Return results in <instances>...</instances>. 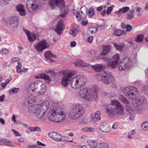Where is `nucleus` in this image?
Returning a JSON list of instances; mask_svg holds the SVG:
<instances>
[{"label":"nucleus","instance_id":"obj_40","mask_svg":"<svg viewBox=\"0 0 148 148\" xmlns=\"http://www.w3.org/2000/svg\"><path fill=\"white\" fill-rule=\"evenodd\" d=\"M144 35L143 34L138 35L136 39V40L137 42H141L143 40Z\"/></svg>","mask_w":148,"mask_h":148},{"label":"nucleus","instance_id":"obj_25","mask_svg":"<svg viewBox=\"0 0 148 148\" xmlns=\"http://www.w3.org/2000/svg\"><path fill=\"white\" fill-rule=\"evenodd\" d=\"M104 67V65L102 64H96L92 66V67L93 69L97 72L101 71Z\"/></svg>","mask_w":148,"mask_h":148},{"label":"nucleus","instance_id":"obj_63","mask_svg":"<svg viewBox=\"0 0 148 148\" xmlns=\"http://www.w3.org/2000/svg\"><path fill=\"white\" fill-rule=\"evenodd\" d=\"M12 120L15 123L16 122L15 119V116L14 114L12 116Z\"/></svg>","mask_w":148,"mask_h":148},{"label":"nucleus","instance_id":"obj_5","mask_svg":"<svg viewBox=\"0 0 148 148\" xmlns=\"http://www.w3.org/2000/svg\"><path fill=\"white\" fill-rule=\"evenodd\" d=\"M111 103L107 106L106 109L107 112L112 115H121L123 114V106L119 101L116 100H112Z\"/></svg>","mask_w":148,"mask_h":148},{"label":"nucleus","instance_id":"obj_57","mask_svg":"<svg viewBox=\"0 0 148 148\" xmlns=\"http://www.w3.org/2000/svg\"><path fill=\"white\" fill-rule=\"evenodd\" d=\"M34 131H37L38 132H41V130L40 127L38 126H35L34 127Z\"/></svg>","mask_w":148,"mask_h":148},{"label":"nucleus","instance_id":"obj_47","mask_svg":"<svg viewBox=\"0 0 148 148\" xmlns=\"http://www.w3.org/2000/svg\"><path fill=\"white\" fill-rule=\"evenodd\" d=\"M105 22L104 21H101L97 23V25L99 27H103L105 26Z\"/></svg>","mask_w":148,"mask_h":148},{"label":"nucleus","instance_id":"obj_11","mask_svg":"<svg viewBox=\"0 0 148 148\" xmlns=\"http://www.w3.org/2000/svg\"><path fill=\"white\" fill-rule=\"evenodd\" d=\"M119 55L118 54H116L112 57V59H110L109 57H102L101 59L104 61L107 62V65L110 68H114L117 64L119 60Z\"/></svg>","mask_w":148,"mask_h":148},{"label":"nucleus","instance_id":"obj_46","mask_svg":"<svg viewBox=\"0 0 148 148\" xmlns=\"http://www.w3.org/2000/svg\"><path fill=\"white\" fill-rule=\"evenodd\" d=\"M95 13V11L93 8H90L88 10V14L90 16H93Z\"/></svg>","mask_w":148,"mask_h":148},{"label":"nucleus","instance_id":"obj_53","mask_svg":"<svg viewBox=\"0 0 148 148\" xmlns=\"http://www.w3.org/2000/svg\"><path fill=\"white\" fill-rule=\"evenodd\" d=\"M28 148H42L38 145H29L28 146Z\"/></svg>","mask_w":148,"mask_h":148},{"label":"nucleus","instance_id":"obj_51","mask_svg":"<svg viewBox=\"0 0 148 148\" xmlns=\"http://www.w3.org/2000/svg\"><path fill=\"white\" fill-rule=\"evenodd\" d=\"M119 124L118 123H115L112 126V128L114 130L116 129L118 127Z\"/></svg>","mask_w":148,"mask_h":148},{"label":"nucleus","instance_id":"obj_8","mask_svg":"<svg viewBox=\"0 0 148 148\" xmlns=\"http://www.w3.org/2000/svg\"><path fill=\"white\" fill-rule=\"evenodd\" d=\"M98 77L99 80L106 84H110L115 81L111 73L108 71H103V75L99 74Z\"/></svg>","mask_w":148,"mask_h":148},{"label":"nucleus","instance_id":"obj_49","mask_svg":"<svg viewBox=\"0 0 148 148\" xmlns=\"http://www.w3.org/2000/svg\"><path fill=\"white\" fill-rule=\"evenodd\" d=\"M126 28L127 31L128 32H130L132 29V26L129 25H126Z\"/></svg>","mask_w":148,"mask_h":148},{"label":"nucleus","instance_id":"obj_29","mask_svg":"<svg viewBox=\"0 0 148 148\" xmlns=\"http://www.w3.org/2000/svg\"><path fill=\"white\" fill-rule=\"evenodd\" d=\"M119 99L120 101L125 104L126 106H128L129 105V103L128 100L123 96L119 95Z\"/></svg>","mask_w":148,"mask_h":148},{"label":"nucleus","instance_id":"obj_1","mask_svg":"<svg viewBox=\"0 0 148 148\" xmlns=\"http://www.w3.org/2000/svg\"><path fill=\"white\" fill-rule=\"evenodd\" d=\"M62 73L61 83L64 87L67 86L70 82L72 88L75 89L79 88L85 85L86 82V77L82 75H77L75 77H72L76 73L75 71H64L62 72Z\"/></svg>","mask_w":148,"mask_h":148},{"label":"nucleus","instance_id":"obj_30","mask_svg":"<svg viewBox=\"0 0 148 148\" xmlns=\"http://www.w3.org/2000/svg\"><path fill=\"white\" fill-rule=\"evenodd\" d=\"M45 56L47 59H49L51 57H56V56L54 55L50 51H48L45 52Z\"/></svg>","mask_w":148,"mask_h":148},{"label":"nucleus","instance_id":"obj_14","mask_svg":"<svg viewBox=\"0 0 148 148\" xmlns=\"http://www.w3.org/2000/svg\"><path fill=\"white\" fill-rule=\"evenodd\" d=\"M48 135L50 138L57 141H65L68 140L67 137L62 136L56 132H50L48 134Z\"/></svg>","mask_w":148,"mask_h":148},{"label":"nucleus","instance_id":"obj_9","mask_svg":"<svg viewBox=\"0 0 148 148\" xmlns=\"http://www.w3.org/2000/svg\"><path fill=\"white\" fill-rule=\"evenodd\" d=\"M42 1V0H28L26 3L27 10L31 12L38 9Z\"/></svg>","mask_w":148,"mask_h":148},{"label":"nucleus","instance_id":"obj_43","mask_svg":"<svg viewBox=\"0 0 148 148\" xmlns=\"http://www.w3.org/2000/svg\"><path fill=\"white\" fill-rule=\"evenodd\" d=\"M135 131L134 130L130 131L128 133V137L129 138L131 139L133 138L132 135L135 133Z\"/></svg>","mask_w":148,"mask_h":148},{"label":"nucleus","instance_id":"obj_59","mask_svg":"<svg viewBox=\"0 0 148 148\" xmlns=\"http://www.w3.org/2000/svg\"><path fill=\"white\" fill-rule=\"evenodd\" d=\"M5 97V96L4 95H2L1 96H0V101L3 102Z\"/></svg>","mask_w":148,"mask_h":148},{"label":"nucleus","instance_id":"obj_10","mask_svg":"<svg viewBox=\"0 0 148 148\" xmlns=\"http://www.w3.org/2000/svg\"><path fill=\"white\" fill-rule=\"evenodd\" d=\"M123 91L125 96L129 99H134L137 94L138 90L135 87L130 86L124 88Z\"/></svg>","mask_w":148,"mask_h":148},{"label":"nucleus","instance_id":"obj_3","mask_svg":"<svg viewBox=\"0 0 148 148\" xmlns=\"http://www.w3.org/2000/svg\"><path fill=\"white\" fill-rule=\"evenodd\" d=\"M98 88L97 86H93L91 88L84 87L78 90V95L82 99L91 101L98 98Z\"/></svg>","mask_w":148,"mask_h":148},{"label":"nucleus","instance_id":"obj_6","mask_svg":"<svg viewBox=\"0 0 148 148\" xmlns=\"http://www.w3.org/2000/svg\"><path fill=\"white\" fill-rule=\"evenodd\" d=\"M85 110L83 107L79 104L73 106L70 113L68 114L69 119L76 120L81 117L84 113Z\"/></svg>","mask_w":148,"mask_h":148},{"label":"nucleus","instance_id":"obj_28","mask_svg":"<svg viewBox=\"0 0 148 148\" xmlns=\"http://www.w3.org/2000/svg\"><path fill=\"white\" fill-rule=\"evenodd\" d=\"M80 32V29L78 26H77L75 29H70L69 33L73 36H75L76 34L79 33Z\"/></svg>","mask_w":148,"mask_h":148},{"label":"nucleus","instance_id":"obj_41","mask_svg":"<svg viewBox=\"0 0 148 148\" xmlns=\"http://www.w3.org/2000/svg\"><path fill=\"white\" fill-rule=\"evenodd\" d=\"M82 130L86 132H92L93 131V128L92 127H86L82 129Z\"/></svg>","mask_w":148,"mask_h":148},{"label":"nucleus","instance_id":"obj_23","mask_svg":"<svg viewBox=\"0 0 148 148\" xmlns=\"http://www.w3.org/2000/svg\"><path fill=\"white\" fill-rule=\"evenodd\" d=\"M81 17L78 20H80L82 18L85 17L87 14L88 9L85 6L82 7L80 10Z\"/></svg>","mask_w":148,"mask_h":148},{"label":"nucleus","instance_id":"obj_64","mask_svg":"<svg viewBox=\"0 0 148 148\" xmlns=\"http://www.w3.org/2000/svg\"><path fill=\"white\" fill-rule=\"evenodd\" d=\"M0 122L3 125H4L5 124V122L4 120L2 118H0Z\"/></svg>","mask_w":148,"mask_h":148},{"label":"nucleus","instance_id":"obj_52","mask_svg":"<svg viewBox=\"0 0 148 148\" xmlns=\"http://www.w3.org/2000/svg\"><path fill=\"white\" fill-rule=\"evenodd\" d=\"M19 59L18 58H17V57L13 58L12 59L11 62L12 63H13L14 62H18V61H19Z\"/></svg>","mask_w":148,"mask_h":148},{"label":"nucleus","instance_id":"obj_37","mask_svg":"<svg viewBox=\"0 0 148 148\" xmlns=\"http://www.w3.org/2000/svg\"><path fill=\"white\" fill-rule=\"evenodd\" d=\"M36 34H30L29 36L27 37L29 40L30 42H32L34 41L36 39Z\"/></svg>","mask_w":148,"mask_h":148},{"label":"nucleus","instance_id":"obj_2","mask_svg":"<svg viewBox=\"0 0 148 148\" xmlns=\"http://www.w3.org/2000/svg\"><path fill=\"white\" fill-rule=\"evenodd\" d=\"M27 88L26 99L27 103L35 102L37 97L43 95L46 91L45 84L41 81L30 83Z\"/></svg>","mask_w":148,"mask_h":148},{"label":"nucleus","instance_id":"obj_50","mask_svg":"<svg viewBox=\"0 0 148 148\" xmlns=\"http://www.w3.org/2000/svg\"><path fill=\"white\" fill-rule=\"evenodd\" d=\"M11 130L13 132V133L15 135V136H21V134L18 132L16 131L14 129H12Z\"/></svg>","mask_w":148,"mask_h":148},{"label":"nucleus","instance_id":"obj_54","mask_svg":"<svg viewBox=\"0 0 148 148\" xmlns=\"http://www.w3.org/2000/svg\"><path fill=\"white\" fill-rule=\"evenodd\" d=\"M128 16L127 17V18L128 20L131 19L134 16V15L132 14L128 13L127 14Z\"/></svg>","mask_w":148,"mask_h":148},{"label":"nucleus","instance_id":"obj_18","mask_svg":"<svg viewBox=\"0 0 148 148\" xmlns=\"http://www.w3.org/2000/svg\"><path fill=\"white\" fill-rule=\"evenodd\" d=\"M63 23V22L62 20H60L55 29V31L59 35L61 34V32L63 29L64 26Z\"/></svg>","mask_w":148,"mask_h":148},{"label":"nucleus","instance_id":"obj_58","mask_svg":"<svg viewBox=\"0 0 148 148\" xmlns=\"http://www.w3.org/2000/svg\"><path fill=\"white\" fill-rule=\"evenodd\" d=\"M76 43L75 41H72L70 42V45L72 47H75L76 45Z\"/></svg>","mask_w":148,"mask_h":148},{"label":"nucleus","instance_id":"obj_31","mask_svg":"<svg viewBox=\"0 0 148 148\" xmlns=\"http://www.w3.org/2000/svg\"><path fill=\"white\" fill-rule=\"evenodd\" d=\"M126 32L125 31H122L121 29H118L114 32V35L115 36H120L123 34H125Z\"/></svg>","mask_w":148,"mask_h":148},{"label":"nucleus","instance_id":"obj_20","mask_svg":"<svg viewBox=\"0 0 148 148\" xmlns=\"http://www.w3.org/2000/svg\"><path fill=\"white\" fill-rule=\"evenodd\" d=\"M100 114V112L98 111H96L94 114H92L91 116L92 121L95 122L99 121L101 119Z\"/></svg>","mask_w":148,"mask_h":148},{"label":"nucleus","instance_id":"obj_32","mask_svg":"<svg viewBox=\"0 0 148 148\" xmlns=\"http://www.w3.org/2000/svg\"><path fill=\"white\" fill-rule=\"evenodd\" d=\"M97 148H108V145L105 143H97Z\"/></svg>","mask_w":148,"mask_h":148},{"label":"nucleus","instance_id":"obj_16","mask_svg":"<svg viewBox=\"0 0 148 148\" xmlns=\"http://www.w3.org/2000/svg\"><path fill=\"white\" fill-rule=\"evenodd\" d=\"M59 113L58 109L54 110L48 116L49 119L53 122L58 123V114Z\"/></svg>","mask_w":148,"mask_h":148},{"label":"nucleus","instance_id":"obj_7","mask_svg":"<svg viewBox=\"0 0 148 148\" xmlns=\"http://www.w3.org/2000/svg\"><path fill=\"white\" fill-rule=\"evenodd\" d=\"M49 5L52 9H53L56 6H58L61 8L60 15L61 17L64 18L67 14L68 11V7L64 5V3L63 0H49Z\"/></svg>","mask_w":148,"mask_h":148},{"label":"nucleus","instance_id":"obj_17","mask_svg":"<svg viewBox=\"0 0 148 148\" xmlns=\"http://www.w3.org/2000/svg\"><path fill=\"white\" fill-rule=\"evenodd\" d=\"M99 128L100 131L105 132H109L111 130L109 124L104 122H102L100 124Z\"/></svg>","mask_w":148,"mask_h":148},{"label":"nucleus","instance_id":"obj_45","mask_svg":"<svg viewBox=\"0 0 148 148\" xmlns=\"http://www.w3.org/2000/svg\"><path fill=\"white\" fill-rule=\"evenodd\" d=\"M9 52V51L8 49L6 48H3L0 52V54L7 55Z\"/></svg>","mask_w":148,"mask_h":148},{"label":"nucleus","instance_id":"obj_35","mask_svg":"<svg viewBox=\"0 0 148 148\" xmlns=\"http://www.w3.org/2000/svg\"><path fill=\"white\" fill-rule=\"evenodd\" d=\"M11 142L8 140L3 139H0V145H7L8 144Z\"/></svg>","mask_w":148,"mask_h":148},{"label":"nucleus","instance_id":"obj_61","mask_svg":"<svg viewBox=\"0 0 148 148\" xmlns=\"http://www.w3.org/2000/svg\"><path fill=\"white\" fill-rule=\"evenodd\" d=\"M88 41L89 42H92L93 40V37L92 36H90L88 38Z\"/></svg>","mask_w":148,"mask_h":148},{"label":"nucleus","instance_id":"obj_12","mask_svg":"<svg viewBox=\"0 0 148 148\" xmlns=\"http://www.w3.org/2000/svg\"><path fill=\"white\" fill-rule=\"evenodd\" d=\"M135 103L134 105V108L138 112L141 113L142 111L144 108L146 101L145 98L140 97L135 101Z\"/></svg>","mask_w":148,"mask_h":148},{"label":"nucleus","instance_id":"obj_24","mask_svg":"<svg viewBox=\"0 0 148 148\" xmlns=\"http://www.w3.org/2000/svg\"><path fill=\"white\" fill-rule=\"evenodd\" d=\"M16 9L21 16H24L26 14L25 8L23 5L19 4L17 5L16 7Z\"/></svg>","mask_w":148,"mask_h":148},{"label":"nucleus","instance_id":"obj_34","mask_svg":"<svg viewBox=\"0 0 148 148\" xmlns=\"http://www.w3.org/2000/svg\"><path fill=\"white\" fill-rule=\"evenodd\" d=\"M113 44L114 47L116 48L117 49L119 50H120L123 49L124 46V44L118 45L115 42H114V43Z\"/></svg>","mask_w":148,"mask_h":148},{"label":"nucleus","instance_id":"obj_48","mask_svg":"<svg viewBox=\"0 0 148 148\" xmlns=\"http://www.w3.org/2000/svg\"><path fill=\"white\" fill-rule=\"evenodd\" d=\"M74 15L76 17L77 19L80 18L81 17L80 13H78V12L76 10L73 11Z\"/></svg>","mask_w":148,"mask_h":148},{"label":"nucleus","instance_id":"obj_42","mask_svg":"<svg viewBox=\"0 0 148 148\" xmlns=\"http://www.w3.org/2000/svg\"><path fill=\"white\" fill-rule=\"evenodd\" d=\"M90 121V120L89 118H86L82 119L81 122L80 124H87Z\"/></svg>","mask_w":148,"mask_h":148},{"label":"nucleus","instance_id":"obj_55","mask_svg":"<svg viewBox=\"0 0 148 148\" xmlns=\"http://www.w3.org/2000/svg\"><path fill=\"white\" fill-rule=\"evenodd\" d=\"M0 1H2V3L4 5H6L9 3L10 0H0Z\"/></svg>","mask_w":148,"mask_h":148},{"label":"nucleus","instance_id":"obj_36","mask_svg":"<svg viewBox=\"0 0 148 148\" xmlns=\"http://www.w3.org/2000/svg\"><path fill=\"white\" fill-rule=\"evenodd\" d=\"M19 88H12L9 90V92L10 94V95L12 94V93H17L19 90Z\"/></svg>","mask_w":148,"mask_h":148},{"label":"nucleus","instance_id":"obj_26","mask_svg":"<svg viewBox=\"0 0 148 148\" xmlns=\"http://www.w3.org/2000/svg\"><path fill=\"white\" fill-rule=\"evenodd\" d=\"M75 64L76 66H82L83 67H88L89 65L88 64L84 62L81 60H77V62L75 63Z\"/></svg>","mask_w":148,"mask_h":148},{"label":"nucleus","instance_id":"obj_60","mask_svg":"<svg viewBox=\"0 0 148 148\" xmlns=\"http://www.w3.org/2000/svg\"><path fill=\"white\" fill-rule=\"evenodd\" d=\"M37 143L38 145H41L43 146H45L46 145V144L42 143L39 141H37Z\"/></svg>","mask_w":148,"mask_h":148},{"label":"nucleus","instance_id":"obj_44","mask_svg":"<svg viewBox=\"0 0 148 148\" xmlns=\"http://www.w3.org/2000/svg\"><path fill=\"white\" fill-rule=\"evenodd\" d=\"M46 73L49 74L52 77H54L56 75V73L54 71L50 70L47 71Z\"/></svg>","mask_w":148,"mask_h":148},{"label":"nucleus","instance_id":"obj_56","mask_svg":"<svg viewBox=\"0 0 148 148\" xmlns=\"http://www.w3.org/2000/svg\"><path fill=\"white\" fill-rule=\"evenodd\" d=\"M112 9V8L111 7H109L108 8L107 10V13L108 14H109L111 11Z\"/></svg>","mask_w":148,"mask_h":148},{"label":"nucleus","instance_id":"obj_27","mask_svg":"<svg viewBox=\"0 0 148 148\" xmlns=\"http://www.w3.org/2000/svg\"><path fill=\"white\" fill-rule=\"evenodd\" d=\"M111 49L110 45L105 46L103 48V50L101 53V55L105 56L107 54Z\"/></svg>","mask_w":148,"mask_h":148},{"label":"nucleus","instance_id":"obj_4","mask_svg":"<svg viewBox=\"0 0 148 148\" xmlns=\"http://www.w3.org/2000/svg\"><path fill=\"white\" fill-rule=\"evenodd\" d=\"M49 106V101H46L39 105H33L29 108V111L31 113H35L38 119L42 120V118L48 110Z\"/></svg>","mask_w":148,"mask_h":148},{"label":"nucleus","instance_id":"obj_19","mask_svg":"<svg viewBox=\"0 0 148 148\" xmlns=\"http://www.w3.org/2000/svg\"><path fill=\"white\" fill-rule=\"evenodd\" d=\"M18 17L17 16L12 17L9 19V21L10 24L12 27L16 28L18 26Z\"/></svg>","mask_w":148,"mask_h":148},{"label":"nucleus","instance_id":"obj_39","mask_svg":"<svg viewBox=\"0 0 148 148\" xmlns=\"http://www.w3.org/2000/svg\"><path fill=\"white\" fill-rule=\"evenodd\" d=\"M129 9L130 8L128 7H123L121 9H120L118 12L119 13L123 12L124 13L129 10Z\"/></svg>","mask_w":148,"mask_h":148},{"label":"nucleus","instance_id":"obj_62","mask_svg":"<svg viewBox=\"0 0 148 148\" xmlns=\"http://www.w3.org/2000/svg\"><path fill=\"white\" fill-rule=\"evenodd\" d=\"M24 32L26 34L27 37H28L30 34H29V32L26 29H24Z\"/></svg>","mask_w":148,"mask_h":148},{"label":"nucleus","instance_id":"obj_38","mask_svg":"<svg viewBox=\"0 0 148 148\" xmlns=\"http://www.w3.org/2000/svg\"><path fill=\"white\" fill-rule=\"evenodd\" d=\"M88 144L91 146L93 147H97V143L94 140H92L89 141H87Z\"/></svg>","mask_w":148,"mask_h":148},{"label":"nucleus","instance_id":"obj_33","mask_svg":"<svg viewBox=\"0 0 148 148\" xmlns=\"http://www.w3.org/2000/svg\"><path fill=\"white\" fill-rule=\"evenodd\" d=\"M141 128L143 130L148 131V122H145L143 123L142 124Z\"/></svg>","mask_w":148,"mask_h":148},{"label":"nucleus","instance_id":"obj_21","mask_svg":"<svg viewBox=\"0 0 148 148\" xmlns=\"http://www.w3.org/2000/svg\"><path fill=\"white\" fill-rule=\"evenodd\" d=\"M59 113L58 114V123L60 122L64 121L66 118V113L58 109Z\"/></svg>","mask_w":148,"mask_h":148},{"label":"nucleus","instance_id":"obj_22","mask_svg":"<svg viewBox=\"0 0 148 148\" xmlns=\"http://www.w3.org/2000/svg\"><path fill=\"white\" fill-rule=\"evenodd\" d=\"M40 77H39L38 76L36 75L35 76V77L36 79L40 78L43 79L46 81L48 83H49L51 81V77L45 73H40Z\"/></svg>","mask_w":148,"mask_h":148},{"label":"nucleus","instance_id":"obj_13","mask_svg":"<svg viewBox=\"0 0 148 148\" xmlns=\"http://www.w3.org/2000/svg\"><path fill=\"white\" fill-rule=\"evenodd\" d=\"M131 61L128 58L122 59L118 65L119 70L123 71L126 69L129 68L131 66Z\"/></svg>","mask_w":148,"mask_h":148},{"label":"nucleus","instance_id":"obj_15","mask_svg":"<svg viewBox=\"0 0 148 148\" xmlns=\"http://www.w3.org/2000/svg\"><path fill=\"white\" fill-rule=\"evenodd\" d=\"M49 46V44L47 43L46 40H43L41 41L38 42L35 45V48L37 51L42 52L43 49L48 48Z\"/></svg>","mask_w":148,"mask_h":148}]
</instances>
